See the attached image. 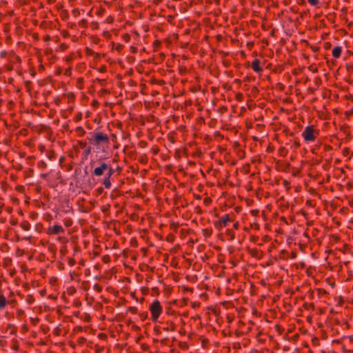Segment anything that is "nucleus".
<instances>
[{"instance_id":"obj_15","label":"nucleus","mask_w":353,"mask_h":353,"mask_svg":"<svg viewBox=\"0 0 353 353\" xmlns=\"http://www.w3.org/2000/svg\"><path fill=\"white\" fill-rule=\"evenodd\" d=\"M39 167H41V168H46V163L43 161H40L39 163Z\"/></svg>"},{"instance_id":"obj_20","label":"nucleus","mask_w":353,"mask_h":353,"mask_svg":"<svg viewBox=\"0 0 353 353\" xmlns=\"http://www.w3.org/2000/svg\"><path fill=\"white\" fill-rule=\"evenodd\" d=\"M70 264L71 265H73V261H71L70 262Z\"/></svg>"},{"instance_id":"obj_10","label":"nucleus","mask_w":353,"mask_h":353,"mask_svg":"<svg viewBox=\"0 0 353 353\" xmlns=\"http://www.w3.org/2000/svg\"><path fill=\"white\" fill-rule=\"evenodd\" d=\"M103 184L105 188H107V189L110 188V187H111L110 178L105 176L103 179Z\"/></svg>"},{"instance_id":"obj_13","label":"nucleus","mask_w":353,"mask_h":353,"mask_svg":"<svg viewBox=\"0 0 353 353\" xmlns=\"http://www.w3.org/2000/svg\"><path fill=\"white\" fill-rule=\"evenodd\" d=\"M307 1L311 6H316L319 3V0H307Z\"/></svg>"},{"instance_id":"obj_9","label":"nucleus","mask_w":353,"mask_h":353,"mask_svg":"<svg viewBox=\"0 0 353 353\" xmlns=\"http://www.w3.org/2000/svg\"><path fill=\"white\" fill-rule=\"evenodd\" d=\"M8 303V301H7L5 296L2 293H0V310H3Z\"/></svg>"},{"instance_id":"obj_5","label":"nucleus","mask_w":353,"mask_h":353,"mask_svg":"<svg viewBox=\"0 0 353 353\" xmlns=\"http://www.w3.org/2000/svg\"><path fill=\"white\" fill-rule=\"evenodd\" d=\"M108 168V165L103 162L101 163L100 166L94 168L93 171V174L97 176H101L103 174L104 172L107 170Z\"/></svg>"},{"instance_id":"obj_6","label":"nucleus","mask_w":353,"mask_h":353,"mask_svg":"<svg viewBox=\"0 0 353 353\" xmlns=\"http://www.w3.org/2000/svg\"><path fill=\"white\" fill-rule=\"evenodd\" d=\"M230 218L228 214H225L221 216L218 223H216V227L217 228H223L227 226L228 223L230 222Z\"/></svg>"},{"instance_id":"obj_17","label":"nucleus","mask_w":353,"mask_h":353,"mask_svg":"<svg viewBox=\"0 0 353 353\" xmlns=\"http://www.w3.org/2000/svg\"><path fill=\"white\" fill-rule=\"evenodd\" d=\"M233 227H234V228L237 229V228H238V227H239V223H235L234 224Z\"/></svg>"},{"instance_id":"obj_7","label":"nucleus","mask_w":353,"mask_h":353,"mask_svg":"<svg viewBox=\"0 0 353 353\" xmlns=\"http://www.w3.org/2000/svg\"><path fill=\"white\" fill-rule=\"evenodd\" d=\"M252 68L256 72H260L262 71V68L260 66V61L259 59H254L252 61Z\"/></svg>"},{"instance_id":"obj_16","label":"nucleus","mask_w":353,"mask_h":353,"mask_svg":"<svg viewBox=\"0 0 353 353\" xmlns=\"http://www.w3.org/2000/svg\"><path fill=\"white\" fill-rule=\"evenodd\" d=\"M228 233L229 234H231V235H232V239L234 237V234L232 233V230H228Z\"/></svg>"},{"instance_id":"obj_18","label":"nucleus","mask_w":353,"mask_h":353,"mask_svg":"<svg viewBox=\"0 0 353 353\" xmlns=\"http://www.w3.org/2000/svg\"><path fill=\"white\" fill-rule=\"evenodd\" d=\"M65 225L66 226H70V225H71V222H70V221H66V222L65 223Z\"/></svg>"},{"instance_id":"obj_2","label":"nucleus","mask_w":353,"mask_h":353,"mask_svg":"<svg viewBox=\"0 0 353 353\" xmlns=\"http://www.w3.org/2000/svg\"><path fill=\"white\" fill-rule=\"evenodd\" d=\"M152 321H157L163 312L162 306L158 300L154 301L149 307Z\"/></svg>"},{"instance_id":"obj_3","label":"nucleus","mask_w":353,"mask_h":353,"mask_svg":"<svg viewBox=\"0 0 353 353\" xmlns=\"http://www.w3.org/2000/svg\"><path fill=\"white\" fill-rule=\"evenodd\" d=\"M94 141L96 145H99L101 143H108V136L103 132H97L94 135Z\"/></svg>"},{"instance_id":"obj_4","label":"nucleus","mask_w":353,"mask_h":353,"mask_svg":"<svg viewBox=\"0 0 353 353\" xmlns=\"http://www.w3.org/2000/svg\"><path fill=\"white\" fill-rule=\"evenodd\" d=\"M65 230L60 225H53L48 228V234H58L60 233H64Z\"/></svg>"},{"instance_id":"obj_8","label":"nucleus","mask_w":353,"mask_h":353,"mask_svg":"<svg viewBox=\"0 0 353 353\" xmlns=\"http://www.w3.org/2000/svg\"><path fill=\"white\" fill-rule=\"evenodd\" d=\"M342 52V48L341 46H336L332 49V54L334 58L341 57Z\"/></svg>"},{"instance_id":"obj_14","label":"nucleus","mask_w":353,"mask_h":353,"mask_svg":"<svg viewBox=\"0 0 353 353\" xmlns=\"http://www.w3.org/2000/svg\"><path fill=\"white\" fill-rule=\"evenodd\" d=\"M71 71H72V68H67L65 70V72H64L65 75L70 76L71 74Z\"/></svg>"},{"instance_id":"obj_19","label":"nucleus","mask_w":353,"mask_h":353,"mask_svg":"<svg viewBox=\"0 0 353 353\" xmlns=\"http://www.w3.org/2000/svg\"><path fill=\"white\" fill-rule=\"evenodd\" d=\"M46 176H47V174H41V177H42V178H46Z\"/></svg>"},{"instance_id":"obj_12","label":"nucleus","mask_w":353,"mask_h":353,"mask_svg":"<svg viewBox=\"0 0 353 353\" xmlns=\"http://www.w3.org/2000/svg\"><path fill=\"white\" fill-rule=\"evenodd\" d=\"M107 170H108V172L107 173L106 176L110 178L112 176V175L114 174V170L112 168L108 166V168Z\"/></svg>"},{"instance_id":"obj_11","label":"nucleus","mask_w":353,"mask_h":353,"mask_svg":"<svg viewBox=\"0 0 353 353\" xmlns=\"http://www.w3.org/2000/svg\"><path fill=\"white\" fill-rule=\"evenodd\" d=\"M20 226L21 228L23 230H26V231H28L30 230V225L28 222L27 221H23L22 223H21L20 224Z\"/></svg>"},{"instance_id":"obj_1","label":"nucleus","mask_w":353,"mask_h":353,"mask_svg":"<svg viewBox=\"0 0 353 353\" xmlns=\"http://www.w3.org/2000/svg\"><path fill=\"white\" fill-rule=\"evenodd\" d=\"M319 134V131L314 125H308L305 128L301 135L305 142L310 143L315 141Z\"/></svg>"}]
</instances>
